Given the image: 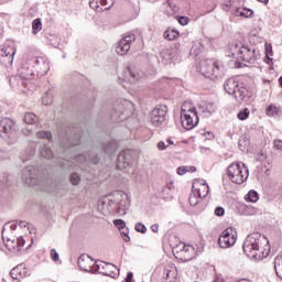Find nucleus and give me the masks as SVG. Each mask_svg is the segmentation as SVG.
<instances>
[{"label": "nucleus", "instance_id": "1", "mask_svg": "<svg viewBox=\"0 0 282 282\" xmlns=\"http://www.w3.org/2000/svg\"><path fill=\"white\" fill-rule=\"evenodd\" d=\"M270 241L265 236H261L259 232L247 236L243 241L242 250L249 259L254 261H262L268 254H270Z\"/></svg>", "mask_w": 282, "mask_h": 282}, {"label": "nucleus", "instance_id": "2", "mask_svg": "<svg viewBox=\"0 0 282 282\" xmlns=\"http://www.w3.org/2000/svg\"><path fill=\"white\" fill-rule=\"evenodd\" d=\"M181 122L184 129L191 131L199 124V117L197 116V110L189 102H184L181 107Z\"/></svg>", "mask_w": 282, "mask_h": 282}, {"label": "nucleus", "instance_id": "3", "mask_svg": "<svg viewBox=\"0 0 282 282\" xmlns=\"http://www.w3.org/2000/svg\"><path fill=\"white\" fill-rule=\"evenodd\" d=\"M227 175L234 184H243L250 176V172L243 163H231L228 166Z\"/></svg>", "mask_w": 282, "mask_h": 282}, {"label": "nucleus", "instance_id": "4", "mask_svg": "<svg viewBox=\"0 0 282 282\" xmlns=\"http://www.w3.org/2000/svg\"><path fill=\"white\" fill-rule=\"evenodd\" d=\"M14 54H17V46L14 42H6L0 46V63L4 67H11L14 63Z\"/></svg>", "mask_w": 282, "mask_h": 282}, {"label": "nucleus", "instance_id": "5", "mask_svg": "<svg viewBox=\"0 0 282 282\" xmlns=\"http://www.w3.org/2000/svg\"><path fill=\"white\" fill-rule=\"evenodd\" d=\"M127 105L129 101H116L113 108L110 112V118L112 122H122L129 118V110H127Z\"/></svg>", "mask_w": 282, "mask_h": 282}, {"label": "nucleus", "instance_id": "6", "mask_svg": "<svg viewBox=\"0 0 282 282\" xmlns=\"http://www.w3.org/2000/svg\"><path fill=\"white\" fill-rule=\"evenodd\" d=\"M94 272H99V274L116 279V276L120 274V269H118V267H116L113 263L97 260L95 261Z\"/></svg>", "mask_w": 282, "mask_h": 282}, {"label": "nucleus", "instance_id": "7", "mask_svg": "<svg viewBox=\"0 0 282 282\" xmlns=\"http://www.w3.org/2000/svg\"><path fill=\"white\" fill-rule=\"evenodd\" d=\"M235 243H237V231L232 227H229L220 234L218 245L220 248L227 249L232 248Z\"/></svg>", "mask_w": 282, "mask_h": 282}, {"label": "nucleus", "instance_id": "8", "mask_svg": "<svg viewBox=\"0 0 282 282\" xmlns=\"http://www.w3.org/2000/svg\"><path fill=\"white\" fill-rule=\"evenodd\" d=\"M238 54L239 59L249 63V65H254L259 61V54L254 47L242 45L239 47Z\"/></svg>", "mask_w": 282, "mask_h": 282}, {"label": "nucleus", "instance_id": "9", "mask_svg": "<svg viewBox=\"0 0 282 282\" xmlns=\"http://www.w3.org/2000/svg\"><path fill=\"white\" fill-rule=\"evenodd\" d=\"M202 72L206 78H210L212 80H216L221 76V65L217 62H205L202 65Z\"/></svg>", "mask_w": 282, "mask_h": 282}, {"label": "nucleus", "instance_id": "10", "mask_svg": "<svg viewBox=\"0 0 282 282\" xmlns=\"http://www.w3.org/2000/svg\"><path fill=\"white\" fill-rule=\"evenodd\" d=\"M135 41V34L130 33L123 36L116 45L115 51L119 56H127L131 50V43Z\"/></svg>", "mask_w": 282, "mask_h": 282}, {"label": "nucleus", "instance_id": "11", "mask_svg": "<svg viewBox=\"0 0 282 282\" xmlns=\"http://www.w3.org/2000/svg\"><path fill=\"white\" fill-rule=\"evenodd\" d=\"M169 108L165 105L156 106L151 112V122L154 127H160L162 122H166V113Z\"/></svg>", "mask_w": 282, "mask_h": 282}, {"label": "nucleus", "instance_id": "12", "mask_svg": "<svg viewBox=\"0 0 282 282\" xmlns=\"http://www.w3.org/2000/svg\"><path fill=\"white\" fill-rule=\"evenodd\" d=\"M132 158L133 151L129 149L121 151L117 159V169L119 171H126V173H128L127 169H131Z\"/></svg>", "mask_w": 282, "mask_h": 282}, {"label": "nucleus", "instance_id": "13", "mask_svg": "<svg viewBox=\"0 0 282 282\" xmlns=\"http://www.w3.org/2000/svg\"><path fill=\"white\" fill-rule=\"evenodd\" d=\"M192 193L204 199L208 197L210 187L208 186V183H206L203 178H195L192 184Z\"/></svg>", "mask_w": 282, "mask_h": 282}, {"label": "nucleus", "instance_id": "14", "mask_svg": "<svg viewBox=\"0 0 282 282\" xmlns=\"http://www.w3.org/2000/svg\"><path fill=\"white\" fill-rule=\"evenodd\" d=\"M2 239L4 241L6 248L10 252H14V253L21 252V250L23 249V246H25V239L23 237H19L17 238V240H14L10 238L6 239V235H2Z\"/></svg>", "mask_w": 282, "mask_h": 282}, {"label": "nucleus", "instance_id": "15", "mask_svg": "<svg viewBox=\"0 0 282 282\" xmlns=\"http://www.w3.org/2000/svg\"><path fill=\"white\" fill-rule=\"evenodd\" d=\"M20 85L25 88H30V80L34 78V70L28 67V64H23L19 69Z\"/></svg>", "mask_w": 282, "mask_h": 282}, {"label": "nucleus", "instance_id": "16", "mask_svg": "<svg viewBox=\"0 0 282 282\" xmlns=\"http://www.w3.org/2000/svg\"><path fill=\"white\" fill-rule=\"evenodd\" d=\"M14 133V121L10 118H3L0 121V135L8 139Z\"/></svg>", "mask_w": 282, "mask_h": 282}, {"label": "nucleus", "instance_id": "17", "mask_svg": "<svg viewBox=\"0 0 282 282\" xmlns=\"http://www.w3.org/2000/svg\"><path fill=\"white\" fill-rule=\"evenodd\" d=\"M77 263L78 268H80L84 272L95 273L94 268H96V262L88 254H82L78 258Z\"/></svg>", "mask_w": 282, "mask_h": 282}, {"label": "nucleus", "instance_id": "18", "mask_svg": "<svg viewBox=\"0 0 282 282\" xmlns=\"http://www.w3.org/2000/svg\"><path fill=\"white\" fill-rule=\"evenodd\" d=\"M30 65H34L41 74H47L50 72V64L45 57H33L29 61Z\"/></svg>", "mask_w": 282, "mask_h": 282}, {"label": "nucleus", "instance_id": "19", "mask_svg": "<svg viewBox=\"0 0 282 282\" xmlns=\"http://www.w3.org/2000/svg\"><path fill=\"white\" fill-rule=\"evenodd\" d=\"M34 166L29 165L22 171V180L29 186H34L36 184V178L34 177Z\"/></svg>", "mask_w": 282, "mask_h": 282}, {"label": "nucleus", "instance_id": "20", "mask_svg": "<svg viewBox=\"0 0 282 282\" xmlns=\"http://www.w3.org/2000/svg\"><path fill=\"white\" fill-rule=\"evenodd\" d=\"M107 197H113L117 202V205L127 208L129 206V195L122 191H116L109 194Z\"/></svg>", "mask_w": 282, "mask_h": 282}, {"label": "nucleus", "instance_id": "21", "mask_svg": "<svg viewBox=\"0 0 282 282\" xmlns=\"http://www.w3.org/2000/svg\"><path fill=\"white\" fill-rule=\"evenodd\" d=\"M11 279L20 281V279H25L28 276V267L24 263L18 264L10 271Z\"/></svg>", "mask_w": 282, "mask_h": 282}, {"label": "nucleus", "instance_id": "22", "mask_svg": "<svg viewBox=\"0 0 282 282\" xmlns=\"http://www.w3.org/2000/svg\"><path fill=\"white\" fill-rule=\"evenodd\" d=\"M234 96L237 102H248V100H250V93L248 91V88L241 85L238 86V89H236Z\"/></svg>", "mask_w": 282, "mask_h": 282}, {"label": "nucleus", "instance_id": "23", "mask_svg": "<svg viewBox=\"0 0 282 282\" xmlns=\"http://www.w3.org/2000/svg\"><path fill=\"white\" fill-rule=\"evenodd\" d=\"M197 254L195 247L191 245H184L183 249L181 250V257H183L184 261H193Z\"/></svg>", "mask_w": 282, "mask_h": 282}, {"label": "nucleus", "instance_id": "24", "mask_svg": "<svg viewBox=\"0 0 282 282\" xmlns=\"http://www.w3.org/2000/svg\"><path fill=\"white\" fill-rule=\"evenodd\" d=\"M265 116H268V118H281L282 106H276L274 104H270L265 108Z\"/></svg>", "mask_w": 282, "mask_h": 282}, {"label": "nucleus", "instance_id": "25", "mask_svg": "<svg viewBox=\"0 0 282 282\" xmlns=\"http://www.w3.org/2000/svg\"><path fill=\"white\" fill-rule=\"evenodd\" d=\"M239 86V82H237L235 78H229L224 84L225 91L229 94V96H234Z\"/></svg>", "mask_w": 282, "mask_h": 282}, {"label": "nucleus", "instance_id": "26", "mask_svg": "<svg viewBox=\"0 0 282 282\" xmlns=\"http://www.w3.org/2000/svg\"><path fill=\"white\" fill-rule=\"evenodd\" d=\"M200 109L204 116H213L217 111V105L215 102H203L200 104Z\"/></svg>", "mask_w": 282, "mask_h": 282}, {"label": "nucleus", "instance_id": "27", "mask_svg": "<svg viewBox=\"0 0 282 282\" xmlns=\"http://www.w3.org/2000/svg\"><path fill=\"white\" fill-rule=\"evenodd\" d=\"M23 120L26 124H36L39 117L34 112H26L24 113Z\"/></svg>", "mask_w": 282, "mask_h": 282}, {"label": "nucleus", "instance_id": "28", "mask_svg": "<svg viewBox=\"0 0 282 282\" xmlns=\"http://www.w3.org/2000/svg\"><path fill=\"white\" fill-rule=\"evenodd\" d=\"M57 187H58V184L54 180H48L45 182L44 191L46 193H56Z\"/></svg>", "mask_w": 282, "mask_h": 282}, {"label": "nucleus", "instance_id": "29", "mask_svg": "<svg viewBox=\"0 0 282 282\" xmlns=\"http://www.w3.org/2000/svg\"><path fill=\"white\" fill-rule=\"evenodd\" d=\"M174 57L175 54L172 48H164L163 51H161V58H163V61H165L166 63H169V61H173Z\"/></svg>", "mask_w": 282, "mask_h": 282}, {"label": "nucleus", "instance_id": "30", "mask_svg": "<svg viewBox=\"0 0 282 282\" xmlns=\"http://www.w3.org/2000/svg\"><path fill=\"white\" fill-rule=\"evenodd\" d=\"M246 202H251L252 204H256V202H259V193L257 191L251 189L249 193L245 196Z\"/></svg>", "mask_w": 282, "mask_h": 282}, {"label": "nucleus", "instance_id": "31", "mask_svg": "<svg viewBox=\"0 0 282 282\" xmlns=\"http://www.w3.org/2000/svg\"><path fill=\"white\" fill-rule=\"evenodd\" d=\"M163 36L166 41H175L180 36V33L175 30H166Z\"/></svg>", "mask_w": 282, "mask_h": 282}, {"label": "nucleus", "instance_id": "32", "mask_svg": "<svg viewBox=\"0 0 282 282\" xmlns=\"http://www.w3.org/2000/svg\"><path fill=\"white\" fill-rule=\"evenodd\" d=\"M116 151H118V143L116 141H111L105 147V153L108 155H112Z\"/></svg>", "mask_w": 282, "mask_h": 282}, {"label": "nucleus", "instance_id": "33", "mask_svg": "<svg viewBox=\"0 0 282 282\" xmlns=\"http://www.w3.org/2000/svg\"><path fill=\"white\" fill-rule=\"evenodd\" d=\"M40 153L42 158H45L46 160H52V158H54V152H52V150L47 145H44L40 150Z\"/></svg>", "mask_w": 282, "mask_h": 282}, {"label": "nucleus", "instance_id": "34", "mask_svg": "<svg viewBox=\"0 0 282 282\" xmlns=\"http://www.w3.org/2000/svg\"><path fill=\"white\" fill-rule=\"evenodd\" d=\"M197 171V167L195 166H180L177 167V173L180 175H186V173H195Z\"/></svg>", "mask_w": 282, "mask_h": 282}, {"label": "nucleus", "instance_id": "35", "mask_svg": "<svg viewBox=\"0 0 282 282\" xmlns=\"http://www.w3.org/2000/svg\"><path fill=\"white\" fill-rule=\"evenodd\" d=\"M32 30H33V34H39V32H41V30H43V23L41 22V19H35L32 22Z\"/></svg>", "mask_w": 282, "mask_h": 282}, {"label": "nucleus", "instance_id": "36", "mask_svg": "<svg viewBox=\"0 0 282 282\" xmlns=\"http://www.w3.org/2000/svg\"><path fill=\"white\" fill-rule=\"evenodd\" d=\"M203 199L202 197L198 196V194H195V192H192L189 194L188 202L192 206H197L199 204V200Z\"/></svg>", "mask_w": 282, "mask_h": 282}, {"label": "nucleus", "instance_id": "37", "mask_svg": "<svg viewBox=\"0 0 282 282\" xmlns=\"http://www.w3.org/2000/svg\"><path fill=\"white\" fill-rule=\"evenodd\" d=\"M36 138H39L40 140H48L52 141V132L51 131H39L36 133Z\"/></svg>", "mask_w": 282, "mask_h": 282}, {"label": "nucleus", "instance_id": "38", "mask_svg": "<svg viewBox=\"0 0 282 282\" xmlns=\"http://www.w3.org/2000/svg\"><path fill=\"white\" fill-rule=\"evenodd\" d=\"M69 160H72V156H62V160L59 161V166H62V169H69L72 166V162H69Z\"/></svg>", "mask_w": 282, "mask_h": 282}, {"label": "nucleus", "instance_id": "39", "mask_svg": "<svg viewBox=\"0 0 282 282\" xmlns=\"http://www.w3.org/2000/svg\"><path fill=\"white\" fill-rule=\"evenodd\" d=\"M80 138H83V128H78L77 132H75V135L73 138V147L76 144H80Z\"/></svg>", "mask_w": 282, "mask_h": 282}, {"label": "nucleus", "instance_id": "40", "mask_svg": "<svg viewBox=\"0 0 282 282\" xmlns=\"http://www.w3.org/2000/svg\"><path fill=\"white\" fill-rule=\"evenodd\" d=\"M43 105H52V93L46 91L42 97Z\"/></svg>", "mask_w": 282, "mask_h": 282}, {"label": "nucleus", "instance_id": "41", "mask_svg": "<svg viewBox=\"0 0 282 282\" xmlns=\"http://www.w3.org/2000/svg\"><path fill=\"white\" fill-rule=\"evenodd\" d=\"M17 230V223L14 221H10V223H7L3 228H2V235H6V230Z\"/></svg>", "mask_w": 282, "mask_h": 282}, {"label": "nucleus", "instance_id": "42", "mask_svg": "<svg viewBox=\"0 0 282 282\" xmlns=\"http://www.w3.org/2000/svg\"><path fill=\"white\" fill-rule=\"evenodd\" d=\"M119 232L121 235V237H123V240L129 242L131 241V238L129 237V228L123 227V229H119Z\"/></svg>", "mask_w": 282, "mask_h": 282}, {"label": "nucleus", "instance_id": "43", "mask_svg": "<svg viewBox=\"0 0 282 282\" xmlns=\"http://www.w3.org/2000/svg\"><path fill=\"white\" fill-rule=\"evenodd\" d=\"M240 14V17H243L245 19H252V17H254V11L250 9H242V13Z\"/></svg>", "mask_w": 282, "mask_h": 282}, {"label": "nucleus", "instance_id": "44", "mask_svg": "<svg viewBox=\"0 0 282 282\" xmlns=\"http://www.w3.org/2000/svg\"><path fill=\"white\" fill-rule=\"evenodd\" d=\"M134 229L137 230V232H141L142 235H145L147 232V226H144V224L142 223H137Z\"/></svg>", "mask_w": 282, "mask_h": 282}, {"label": "nucleus", "instance_id": "45", "mask_svg": "<svg viewBox=\"0 0 282 282\" xmlns=\"http://www.w3.org/2000/svg\"><path fill=\"white\" fill-rule=\"evenodd\" d=\"M113 225L119 229L122 230L123 228H127V223L122 219H116L113 220Z\"/></svg>", "mask_w": 282, "mask_h": 282}, {"label": "nucleus", "instance_id": "46", "mask_svg": "<svg viewBox=\"0 0 282 282\" xmlns=\"http://www.w3.org/2000/svg\"><path fill=\"white\" fill-rule=\"evenodd\" d=\"M250 116V110H248V108H246L245 110L240 111L238 113V119L239 120H247V118Z\"/></svg>", "mask_w": 282, "mask_h": 282}, {"label": "nucleus", "instance_id": "47", "mask_svg": "<svg viewBox=\"0 0 282 282\" xmlns=\"http://www.w3.org/2000/svg\"><path fill=\"white\" fill-rule=\"evenodd\" d=\"M272 55H273L272 44H265V58L268 61H272V58H270V56Z\"/></svg>", "mask_w": 282, "mask_h": 282}, {"label": "nucleus", "instance_id": "48", "mask_svg": "<svg viewBox=\"0 0 282 282\" xmlns=\"http://www.w3.org/2000/svg\"><path fill=\"white\" fill-rule=\"evenodd\" d=\"M73 186H78L80 184V176L77 173L72 174Z\"/></svg>", "mask_w": 282, "mask_h": 282}, {"label": "nucleus", "instance_id": "49", "mask_svg": "<svg viewBox=\"0 0 282 282\" xmlns=\"http://www.w3.org/2000/svg\"><path fill=\"white\" fill-rule=\"evenodd\" d=\"M9 177L10 176L8 174H3V176L0 177V184H2V186H10Z\"/></svg>", "mask_w": 282, "mask_h": 282}, {"label": "nucleus", "instance_id": "50", "mask_svg": "<svg viewBox=\"0 0 282 282\" xmlns=\"http://www.w3.org/2000/svg\"><path fill=\"white\" fill-rule=\"evenodd\" d=\"M50 254L52 261H54L55 263L61 259V256H58V251H56V249H52Z\"/></svg>", "mask_w": 282, "mask_h": 282}, {"label": "nucleus", "instance_id": "51", "mask_svg": "<svg viewBox=\"0 0 282 282\" xmlns=\"http://www.w3.org/2000/svg\"><path fill=\"white\" fill-rule=\"evenodd\" d=\"M73 158L75 162H79L80 164L87 161V156H85V154H77V155H74Z\"/></svg>", "mask_w": 282, "mask_h": 282}, {"label": "nucleus", "instance_id": "52", "mask_svg": "<svg viewBox=\"0 0 282 282\" xmlns=\"http://www.w3.org/2000/svg\"><path fill=\"white\" fill-rule=\"evenodd\" d=\"M129 74L133 80H140V73L135 72L134 69L129 68Z\"/></svg>", "mask_w": 282, "mask_h": 282}, {"label": "nucleus", "instance_id": "53", "mask_svg": "<svg viewBox=\"0 0 282 282\" xmlns=\"http://www.w3.org/2000/svg\"><path fill=\"white\" fill-rule=\"evenodd\" d=\"M99 2H100V0H90V1H89V7H90L93 10H98V8H100Z\"/></svg>", "mask_w": 282, "mask_h": 282}, {"label": "nucleus", "instance_id": "54", "mask_svg": "<svg viewBox=\"0 0 282 282\" xmlns=\"http://www.w3.org/2000/svg\"><path fill=\"white\" fill-rule=\"evenodd\" d=\"M214 213H215L216 217H224L226 210L224 209V207H216Z\"/></svg>", "mask_w": 282, "mask_h": 282}, {"label": "nucleus", "instance_id": "55", "mask_svg": "<svg viewBox=\"0 0 282 282\" xmlns=\"http://www.w3.org/2000/svg\"><path fill=\"white\" fill-rule=\"evenodd\" d=\"M99 3L100 6H104L105 7V10H110L111 9V6H113V2L110 1V3H108L107 0H99Z\"/></svg>", "mask_w": 282, "mask_h": 282}, {"label": "nucleus", "instance_id": "56", "mask_svg": "<svg viewBox=\"0 0 282 282\" xmlns=\"http://www.w3.org/2000/svg\"><path fill=\"white\" fill-rule=\"evenodd\" d=\"M273 147L274 149H276L278 151H282V140L281 139H275L273 141Z\"/></svg>", "mask_w": 282, "mask_h": 282}, {"label": "nucleus", "instance_id": "57", "mask_svg": "<svg viewBox=\"0 0 282 282\" xmlns=\"http://www.w3.org/2000/svg\"><path fill=\"white\" fill-rule=\"evenodd\" d=\"M162 195H163V197H169V196H171V187L170 186H165V187H163V189H162Z\"/></svg>", "mask_w": 282, "mask_h": 282}, {"label": "nucleus", "instance_id": "58", "mask_svg": "<svg viewBox=\"0 0 282 282\" xmlns=\"http://www.w3.org/2000/svg\"><path fill=\"white\" fill-rule=\"evenodd\" d=\"M178 23H180L181 25H188V18H186V17H181V18L178 19Z\"/></svg>", "mask_w": 282, "mask_h": 282}, {"label": "nucleus", "instance_id": "59", "mask_svg": "<svg viewBox=\"0 0 282 282\" xmlns=\"http://www.w3.org/2000/svg\"><path fill=\"white\" fill-rule=\"evenodd\" d=\"M156 147H158L159 151H164L169 145H166V143H164V141H160Z\"/></svg>", "mask_w": 282, "mask_h": 282}, {"label": "nucleus", "instance_id": "60", "mask_svg": "<svg viewBox=\"0 0 282 282\" xmlns=\"http://www.w3.org/2000/svg\"><path fill=\"white\" fill-rule=\"evenodd\" d=\"M243 10H241L240 8H236L232 13L235 17H241Z\"/></svg>", "mask_w": 282, "mask_h": 282}, {"label": "nucleus", "instance_id": "61", "mask_svg": "<svg viewBox=\"0 0 282 282\" xmlns=\"http://www.w3.org/2000/svg\"><path fill=\"white\" fill-rule=\"evenodd\" d=\"M246 140H240L239 142H238V147H239V149H240V151H243V149H246Z\"/></svg>", "mask_w": 282, "mask_h": 282}, {"label": "nucleus", "instance_id": "62", "mask_svg": "<svg viewBox=\"0 0 282 282\" xmlns=\"http://www.w3.org/2000/svg\"><path fill=\"white\" fill-rule=\"evenodd\" d=\"M205 138H206V140H213V139H215V134L213 132H206Z\"/></svg>", "mask_w": 282, "mask_h": 282}, {"label": "nucleus", "instance_id": "63", "mask_svg": "<svg viewBox=\"0 0 282 282\" xmlns=\"http://www.w3.org/2000/svg\"><path fill=\"white\" fill-rule=\"evenodd\" d=\"M108 204H109V206L118 205V203H117V200H116L115 197H110V198L108 199Z\"/></svg>", "mask_w": 282, "mask_h": 282}, {"label": "nucleus", "instance_id": "64", "mask_svg": "<svg viewBox=\"0 0 282 282\" xmlns=\"http://www.w3.org/2000/svg\"><path fill=\"white\" fill-rule=\"evenodd\" d=\"M133 281V272H129L126 278V282H132Z\"/></svg>", "mask_w": 282, "mask_h": 282}]
</instances>
